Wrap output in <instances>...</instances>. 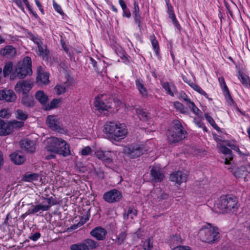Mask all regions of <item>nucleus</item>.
I'll return each instance as SVG.
<instances>
[{"instance_id":"obj_12","label":"nucleus","mask_w":250,"mask_h":250,"mask_svg":"<svg viewBox=\"0 0 250 250\" xmlns=\"http://www.w3.org/2000/svg\"><path fill=\"white\" fill-rule=\"evenodd\" d=\"M150 196L152 198L154 202H160L162 200L167 199L168 197L167 193L158 188H155L151 191Z\"/></svg>"},{"instance_id":"obj_4","label":"nucleus","mask_w":250,"mask_h":250,"mask_svg":"<svg viewBox=\"0 0 250 250\" xmlns=\"http://www.w3.org/2000/svg\"><path fill=\"white\" fill-rule=\"evenodd\" d=\"M31 63V59L29 57H25L22 62H18L15 68L16 77L21 79L31 75L32 73Z\"/></svg>"},{"instance_id":"obj_15","label":"nucleus","mask_w":250,"mask_h":250,"mask_svg":"<svg viewBox=\"0 0 250 250\" xmlns=\"http://www.w3.org/2000/svg\"><path fill=\"white\" fill-rule=\"evenodd\" d=\"M20 145L21 148L27 152L32 153L35 151V143L33 141L28 139H23L21 141Z\"/></svg>"},{"instance_id":"obj_63","label":"nucleus","mask_w":250,"mask_h":250,"mask_svg":"<svg viewBox=\"0 0 250 250\" xmlns=\"http://www.w3.org/2000/svg\"><path fill=\"white\" fill-rule=\"evenodd\" d=\"M123 10V16L126 17L127 18H130L131 17V13L129 10V9L127 7L125 9H124Z\"/></svg>"},{"instance_id":"obj_56","label":"nucleus","mask_w":250,"mask_h":250,"mask_svg":"<svg viewBox=\"0 0 250 250\" xmlns=\"http://www.w3.org/2000/svg\"><path fill=\"white\" fill-rule=\"evenodd\" d=\"M41 237V234L39 232H36L33 234L31 233L29 236V238L34 241L38 240Z\"/></svg>"},{"instance_id":"obj_11","label":"nucleus","mask_w":250,"mask_h":250,"mask_svg":"<svg viewBox=\"0 0 250 250\" xmlns=\"http://www.w3.org/2000/svg\"><path fill=\"white\" fill-rule=\"evenodd\" d=\"M118 124L109 122H107L104 126V132L106 134L108 138L112 140L113 137H117L115 133V129H118Z\"/></svg>"},{"instance_id":"obj_25","label":"nucleus","mask_w":250,"mask_h":250,"mask_svg":"<svg viewBox=\"0 0 250 250\" xmlns=\"http://www.w3.org/2000/svg\"><path fill=\"white\" fill-rule=\"evenodd\" d=\"M12 132V129L9 124L4 122L0 119V135H8Z\"/></svg>"},{"instance_id":"obj_35","label":"nucleus","mask_w":250,"mask_h":250,"mask_svg":"<svg viewBox=\"0 0 250 250\" xmlns=\"http://www.w3.org/2000/svg\"><path fill=\"white\" fill-rule=\"evenodd\" d=\"M126 236L127 233L125 231H121L119 235H117L115 243L118 246L122 245L126 239Z\"/></svg>"},{"instance_id":"obj_6","label":"nucleus","mask_w":250,"mask_h":250,"mask_svg":"<svg viewBox=\"0 0 250 250\" xmlns=\"http://www.w3.org/2000/svg\"><path fill=\"white\" fill-rule=\"evenodd\" d=\"M124 153L130 158H137L143 155L146 150L143 145L137 144H131L124 147Z\"/></svg>"},{"instance_id":"obj_23","label":"nucleus","mask_w":250,"mask_h":250,"mask_svg":"<svg viewBox=\"0 0 250 250\" xmlns=\"http://www.w3.org/2000/svg\"><path fill=\"white\" fill-rule=\"evenodd\" d=\"M135 85L141 96L144 98H147L148 91L144 85L143 81L141 79H137L135 81Z\"/></svg>"},{"instance_id":"obj_46","label":"nucleus","mask_w":250,"mask_h":250,"mask_svg":"<svg viewBox=\"0 0 250 250\" xmlns=\"http://www.w3.org/2000/svg\"><path fill=\"white\" fill-rule=\"evenodd\" d=\"M188 106L196 115L198 116L201 115V111L195 105L193 102H191L188 104Z\"/></svg>"},{"instance_id":"obj_54","label":"nucleus","mask_w":250,"mask_h":250,"mask_svg":"<svg viewBox=\"0 0 250 250\" xmlns=\"http://www.w3.org/2000/svg\"><path fill=\"white\" fill-rule=\"evenodd\" d=\"M53 6L55 10L58 13H59L60 15H63L64 14V13L62 10L61 6L60 5L58 4L55 1V0H53Z\"/></svg>"},{"instance_id":"obj_1","label":"nucleus","mask_w":250,"mask_h":250,"mask_svg":"<svg viewBox=\"0 0 250 250\" xmlns=\"http://www.w3.org/2000/svg\"><path fill=\"white\" fill-rule=\"evenodd\" d=\"M46 149L47 151L54 152L63 156L70 155L69 146L64 140L52 137L47 140Z\"/></svg>"},{"instance_id":"obj_44","label":"nucleus","mask_w":250,"mask_h":250,"mask_svg":"<svg viewBox=\"0 0 250 250\" xmlns=\"http://www.w3.org/2000/svg\"><path fill=\"white\" fill-rule=\"evenodd\" d=\"M190 86L195 91L199 93L200 94L204 96L207 98H208V94L200 87L199 85L191 83Z\"/></svg>"},{"instance_id":"obj_29","label":"nucleus","mask_w":250,"mask_h":250,"mask_svg":"<svg viewBox=\"0 0 250 250\" xmlns=\"http://www.w3.org/2000/svg\"><path fill=\"white\" fill-rule=\"evenodd\" d=\"M36 99L42 104H45L48 101V96L43 91H38L35 95Z\"/></svg>"},{"instance_id":"obj_27","label":"nucleus","mask_w":250,"mask_h":250,"mask_svg":"<svg viewBox=\"0 0 250 250\" xmlns=\"http://www.w3.org/2000/svg\"><path fill=\"white\" fill-rule=\"evenodd\" d=\"M136 112L142 121H147L150 119V113L142 108L136 109Z\"/></svg>"},{"instance_id":"obj_40","label":"nucleus","mask_w":250,"mask_h":250,"mask_svg":"<svg viewBox=\"0 0 250 250\" xmlns=\"http://www.w3.org/2000/svg\"><path fill=\"white\" fill-rule=\"evenodd\" d=\"M162 87L167 91V93L171 96H173V90L175 89V86L171 84L170 85L168 83L165 82L162 84Z\"/></svg>"},{"instance_id":"obj_7","label":"nucleus","mask_w":250,"mask_h":250,"mask_svg":"<svg viewBox=\"0 0 250 250\" xmlns=\"http://www.w3.org/2000/svg\"><path fill=\"white\" fill-rule=\"evenodd\" d=\"M123 195L121 191L112 189L105 192L103 196V199L108 203H114L119 202L122 198Z\"/></svg>"},{"instance_id":"obj_39","label":"nucleus","mask_w":250,"mask_h":250,"mask_svg":"<svg viewBox=\"0 0 250 250\" xmlns=\"http://www.w3.org/2000/svg\"><path fill=\"white\" fill-rule=\"evenodd\" d=\"M41 198L42 200H46L48 203L47 206H50V208L52 206H55L59 204V202L56 198H54L52 196H50L48 197H44L43 196H42Z\"/></svg>"},{"instance_id":"obj_43","label":"nucleus","mask_w":250,"mask_h":250,"mask_svg":"<svg viewBox=\"0 0 250 250\" xmlns=\"http://www.w3.org/2000/svg\"><path fill=\"white\" fill-rule=\"evenodd\" d=\"M39 55L42 56L43 58L47 57L48 51L46 49V47L43 46L42 43L38 45Z\"/></svg>"},{"instance_id":"obj_18","label":"nucleus","mask_w":250,"mask_h":250,"mask_svg":"<svg viewBox=\"0 0 250 250\" xmlns=\"http://www.w3.org/2000/svg\"><path fill=\"white\" fill-rule=\"evenodd\" d=\"M12 162L16 165L22 164L25 161V158L21 151H16L10 155Z\"/></svg>"},{"instance_id":"obj_45","label":"nucleus","mask_w":250,"mask_h":250,"mask_svg":"<svg viewBox=\"0 0 250 250\" xmlns=\"http://www.w3.org/2000/svg\"><path fill=\"white\" fill-rule=\"evenodd\" d=\"M70 249L71 250H88L83 242L71 245Z\"/></svg>"},{"instance_id":"obj_48","label":"nucleus","mask_w":250,"mask_h":250,"mask_svg":"<svg viewBox=\"0 0 250 250\" xmlns=\"http://www.w3.org/2000/svg\"><path fill=\"white\" fill-rule=\"evenodd\" d=\"M182 242V239L180 235H175L173 236L171 238V245L174 247L175 245L181 243Z\"/></svg>"},{"instance_id":"obj_5","label":"nucleus","mask_w":250,"mask_h":250,"mask_svg":"<svg viewBox=\"0 0 250 250\" xmlns=\"http://www.w3.org/2000/svg\"><path fill=\"white\" fill-rule=\"evenodd\" d=\"M199 233L201 240L208 243L214 242L219 238L218 229L212 228L209 224H208V227H203Z\"/></svg>"},{"instance_id":"obj_10","label":"nucleus","mask_w":250,"mask_h":250,"mask_svg":"<svg viewBox=\"0 0 250 250\" xmlns=\"http://www.w3.org/2000/svg\"><path fill=\"white\" fill-rule=\"evenodd\" d=\"M169 178L171 181L180 185L181 183L187 181L188 174L182 171H174L170 174Z\"/></svg>"},{"instance_id":"obj_24","label":"nucleus","mask_w":250,"mask_h":250,"mask_svg":"<svg viewBox=\"0 0 250 250\" xmlns=\"http://www.w3.org/2000/svg\"><path fill=\"white\" fill-rule=\"evenodd\" d=\"M219 82L220 85L222 88V90L224 93L225 96L228 98V102L233 103V101L232 99V97H231L230 94L229 93V88H228L225 81V79L223 77H220L219 78Z\"/></svg>"},{"instance_id":"obj_57","label":"nucleus","mask_w":250,"mask_h":250,"mask_svg":"<svg viewBox=\"0 0 250 250\" xmlns=\"http://www.w3.org/2000/svg\"><path fill=\"white\" fill-rule=\"evenodd\" d=\"M141 13L138 3L137 1H134L133 2V7L132 9V14H137Z\"/></svg>"},{"instance_id":"obj_19","label":"nucleus","mask_w":250,"mask_h":250,"mask_svg":"<svg viewBox=\"0 0 250 250\" xmlns=\"http://www.w3.org/2000/svg\"><path fill=\"white\" fill-rule=\"evenodd\" d=\"M46 123L48 126L54 130H58L60 128L58 120L55 115L47 116Z\"/></svg>"},{"instance_id":"obj_60","label":"nucleus","mask_w":250,"mask_h":250,"mask_svg":"<svg viewBox=\"0 0 250 250\" xmlns=\"http://www.w3.org/2000/svg\"><path fill=\"white\" fill-rule=\"evenodd\" d=\"M91 152V149L89 146H86L83 148L81 151L82 155L86 156L89 155Z\"/></svg>"},{"instance_id":"obj_16","label":"nucleus","mask_w":250,"mask_h":250,"mask_svg":"<svg viewBox=\"0 0 250 250\" xmlns=\"http://www.w3.org/2000/svg\"><path fill=\"white\" fill-rule=\"evenodd\" d=\"M102 98H100L99 96L95 98V106L97 109L101 112H103L104 111H107L108 108L110 107V105L107 103H105L103 99V96H102Z\"/></svg>"},{"instance_id":"obj_21","label":"nucleus","mask_w":250,"mask_h":250,"mask_svg":"<svg viewBox=\"0 0 250 250\" xmlns=\"http://www.w3.org/2000/svg\"><path fill=\"white\" fill-rule=\"evenodd\" d=\"M217 147L222 153L228 155L225 159V164L229 165V161L232 160L233 158L231 150L221 144H218Z\"/></svg>"},{"instance_id":"obj_58","label":"nucleus","mask_w":250,"mask_h":250,"mask_svg":"<svg viewBox=\"0 0 250 250\" xmlns=\"http://www.w3.org/2000/svg\"><path fill=\"white\" fill-rule=\"evenodd\" d=\"M166 4L167 7V13L169 15L174 13L172 6L170 3L169 0H166Z\"/></svg>"},{"instance_id":"obj_33","label":"nucleus","mask_w":250,"mask_h":250,"mask_svg":"<svg viewBox=\"0 0 250 250\" xmlns=\"http://www.w3.org/2000/svg\"><path fill=\"white\" fill-rule=\"evenodd\" d=\"M37 79L38 82L46 84L49 82V75L47 73H39Z\"/></svg>"},{"instance_id":"obj_47","label":"nucleus","mask_w":250,"mask_h":250,"mask_svg":"<svg viewBox=\"0 0 250 250\" xmlns=\"http://www.w3.org/2000/svg\"><path fill=\"white\" fill-rule=\"evenodd\" d=\"M28 37L31 40L35 43L37 45H39L40 44H42V42L37 36L33 35L31 32H27Z\"/></svg>"},{"instance_id":"obj_52","label":"nucleus","mask_w":250,"mask_h":250,"mask_svg":"<svg viewBox=\"0 0 250 250\" xmlns=\"http://www.w3.org/2000/svg\"><path fill=\"white\" fill-rule=\"evenodd\" d=\"M229 147L231 149H233V150L236 151L237 152H238V154L241 156V157H243V156H249V153H243L242 152H241L238 146L235 145H234L233 144L232 146H229Z\"/></svg>"},{"instance_id":"obj_13","label":"nucleus","mask_w":250,"mask_h":250,"mask_svg":"<svg viewBox=\"0 0 250 250\" xmlns=\"http://www.w3.org/2000/svg\"><path fill=\"white\" fill-rule=\"evenodd\" d=\"M17 99V96L12 90L2 89L0 90V100L12 102Z\"/></svg>"},{"instance_id":"obj_32","label":"nucleus","mask_w":250,"mask_h":250,"mask_svg":"<svg viewBox=\"0 0 250 250\" xmlns=\"http://www.w3.org/2000/svg\"><path fill=\"white\" fill-rule=\"evenodd\" d=\"M83 242V244L86 246L88 250L94 249L99 246L98 242L91 239H85Z\"/></svg>"},{"instance_id":"obj_51","label":"nucleus","mask_w":250,"mask_h":250,"mask_svg":"<svg viewBox=\"0 0 250 250\" xmlns=\"http://www.w3.org/2000/svg\"><path fill=\"white\" fill-rule=\"evenodd\" d=\"M143 247L144 250H151L153 247L152 242L148 238L144 242Z\"/></svg>"},{"instance_id":"obj_55","label":"nucleus","mask_w":250,"mask_h":250,"mask_svg":"<svg viewBox=\"0 0 250 250\" xmlns=\"http://www.w3.org/2000/svg\"><path fill=\"white\" fill-rule=\"evenodd\" d=\"M55 88L58 95H61L66 91L65 87L61 85H57Z\"/></svg>"},{"instance_id":"obj_34","label":"nucleus","mask_w":250,"mask_h":250,"mask_svg":"<svg viewBox=\"0 0 250 250\" xmlns=\"http://www.w3.org/2000/svg\"><path fill=\"white\" fill-rule=\"evenodd\" d=\"M151 44L153 46V48L156 53V55L158 57H160V48L158 41L156 39V37L154 35H152L150 37Z\"/></svg>"},{"instance_id":"obj_22","label":"nucleus","mask_w":250,"mask_h":250,"mask_svg":"<svg viewBox=\"0 0 250 250\" xmlns=\"http://www.w3.org/2000/svg\"><path fill=\"white\" fill-rule=\"evenodd\" d=\"M0 53L7 58H12L15 56L16 50L12 45H7L1 49Z\"/></svg>"},{"instance_id":"obj_53","label":"nucleus","mask_w":250,"mask_h":250,"mask_svg":"<svg viewBox=\"0 0 250 250\" xmlns=\"http://www.w3.org/2000/svg\"><path fill=\"white\" fill-rule=\"evenodd\" d=\"M179 95H180L179 98L182 99L185 102H186L187 105H188V104L191 102L190 100L188 98V96L184 92L181 91L179 93Z\"/></svg>"},{"instance_id":"obj_62","label":"nucleus","mask_w":250,"mask_h":250,"mask_svg":"<svg viewBox=\"0 0 250 250\" xmlns=\"http://www.w3.org/2000/svg\"><path fill=\"white\" fill-rule=\"evenodd\" d=\"M60 102L59 99H54L50 103V108H53L56 107L57 105Z\"/></svg>"},{"instance_id":"obj_49","label":"nucleus","mask_w":250,"mask_h":250,"mask_svg":"<svg viewBox=\"0 0 250 250\" xmlns=\"http://www.w3.org/2000/svg\"><path fill=\"white\" fill-rule=\"evenodd\" d=\"M238 79L242 84L246 86H248L249 83H250V79H249V77L247 76L244 75L242 74H239Z\"/></svg>"},{"instance_id":"obj_61","label":"nucleus","mask_w":250,"mask_h":250,"mask_svg":"<svg viewBox=\"0 0 250 250\" xmlns=\"http://www.w3.org/2000/svg\"><path fill=\"white\" fill-rule=\"evenodd\" d=\"M9 114L8 111L7 109H3L0 111V117L3 118H8Z\"/></svg>"},{"instance_id":"obj_14","label":"nucleus","mask_w":250,"mask_h":250,"mask_svg":"<svg viewBox=\"0 0 250 250\" xmlns=\"http://www.w3.org/2000/svg\"><path fill=\"white\" fill-rule=\"evenodd\" d=\"M107 233L106 230L101 227H97L93 229L90 232L91 236L98 240H103L105 238Z\"/></svg>"},{"instance_id":"obj_36","label":"nucleus","mask_w":250,"mask_h":250,"mask_svg":"<svg viewBox=\"0 0 250 250\" xmlns=\"http://www.w3.org/2000/svg\"><path fill=\"white\" fill-rule=\"evenodd\" d=\"M248 173L247 166H242L236 169L235 172V176L238 177H240L244 175L247 176Z\"/></svg>"},{"instance_id":"obj_2","label":"nucleus","mask_w":250,"mask_h":250,"mask_svg":"<svg viewBox=\"0 0 250 250\" xmlns=\"http://www.w3.org/2000/svg\"><path fill=\"white\" fill-rule=\"evenodd\" d=\"M172 124V126L167 134V140L170 144L180 142L185 138L187 133L180 121L175 120Z\"/></svg>"},{"instance_id":"obj_31","label":"nucleus","mask_w":250,"mask_h":250,"mask_svg":"<svg viewBox=\"0 0 250 250\" xmlns=\"http://www.w3.org/2000/svg\"><path fill=\"white\" fill-rule=\"evenodd\" d=\"M137 214V210L133 208L130 207L127 211L124 214L123 217L125 220L128 219L129 218L133 219L134 217Z\"/></svg>"},{"instance_id":"obj_30","label":"nucleus","mask_w":250,"mask_h":250,"mask_svg":"<svg viewBox=\"0 0 250 250\" xmlns=\"http://www.w3.org/2000/svg\"><path fill=\"white\" fill-rule=\"evenodd\" d=\"M40 177L39 174L36 173H27L23 175L22 179L26 182H32L38 181Z\"/></svg>"},{"instance_id":"obj_8","label":"nucleus","mask_w":250,"mask_h":250,"mask_svg":"<svg viewBox=\"0 0 250 250\" xmlns=\"http://www.w3.org/2000/svg\"><path fill=\"white\" fill-rule=\"evenodd\" d=\"M33 87V84L25 80L20 81L15 86V90L18 93L27 94Z\"/></svg>"},{"instance_id":"obj_3","label":"nucleus","mask_w":250,"mask_h":250,"mask_svg":"<svg viewBox=\"0 0 250 250\" xmlns=\"http://www.w3.org/2000/svg\"><path fill=\"white\" fill-rule=\"evenodd\" d=\"M238 200L236 196L232 195L221 196L220 198L217 207L222 212H228L232 209L237 208Z\"/></svg>"},{"instance_id":"obj_9","label":"nucleus","mask_w":250,"mask_h":250,"mask_svg":"<svg viewBox=\"0 0 250 250\" xmlns=\"http://www.w3.org/2000/svg\"><path fill=\"white\" fill-rule=\"evenodd\" d=\"M113 152L111 151L97 150L95 152L96 156L100 160L103 161L105 165H109L113 163Z\"/></svg>"},{"instance_id":"obj_20","label":"nucleus","mask_w":250,"mask_h":250,"mask_svg":"<svg viewBox=\"0 0 250 250\" xmlns=\"http://www.w3.org/2000/svg\"><path fill=\"white\" fill-rule=\"evenodd\" d=\"M150 175L152 180L155 183L161 182L164 178V174L159 169L152 168L150 170Z\"/></svg>"},{"instance_id":"obj_28","label":"nucleus","mask_w":250,"mask_h":250,"mask_svg":"<svg viewBox=\"0 0 250 250\" xmlns=\"http://www.w3.org/2000/svg\"><path fill=\"white\" fill-rule=\"evenodd\" d=\"M33 208L31 209H29L28 210V214H35L40 210L42 211H47L50 209V206H47L44 205H36L33 206Z\"/></svg>"},{"instance_id":"obj_17","label":"nucleus","mask_w":250,"mask_h":250,"mask_svg":"<svg viewBox=\"0 0 250 250\" xmlns=\"http://www.w3.org/2000/svg\"><path fill=\"white\" fill-rule=\"evenodd\" d=\"M114 134L118 136L113 137L112 140L119 141L125 137L127 134V129L124 125L119 124L118 125V129H115V133Z\"/></svg>"},{"instance_id":"obj_38","label":"nucleus","mask_w":250,"mask_h":250,"mask_svg":"<svg viewBox=\"0 0 250 250\" xmlns=\"http://www.w3.org/2000/svg\"><path fill=\"white\" fill-rule=\"evenodd\" d=\"M15 116L17 119L20 120L25 121L28 118V114L26 112L21 109H17L15 112Z\"/></svg>"},{"instance_id":"obj_64","label":"nucleus","mask_w":250,"mask_h":250,"mask_svg":"<svg viewBox=\"0 0 250 250\" xmlns=\"http://www.w3.org/2000/svg\"><path fill=\"white\" fill-rule=\"evenodd\" d=\"M189 248L188 246H178L174 247L172 250H188Z\"/></svg>"},{"instance_id":"obj_37","label":"nucleus","mask_w":250,"mask_h":250,"mask_svg":"<svg viewBox=\"0 0 250 250\" xmlns=\"http://www.w3.org/2000/svg\"><path fill=\"white\" fill-rule=\"evenodd\" d=\"M174 107L178 110L181 113L184 114H188L189 113L188 109L185 107L183 104L179 102H175L174 103Z\"/></svg>"},{"instance_id":"obj_50","label":"nucleus","mask_w":250,"mask_h":250,"mask_svg":"<svg viewBox=\"0 0 250 250\" xmlns=\"http://www.w3.org/2000/svg\"><path fill=\"white\" fill-rule=\"evenodd\" d=\"M10 126L13 128H20L24 125V123L21 121H18L16 120H13L9 124Z\"/></svg>"},{"instance_id":"obj_42","label":"nucleus","mask_w":250,"mask_h":250,"mask_svg":"<svg viewBox=\"0 0 250 250\" xmlns=\"http://www.w3.org/2000/svg\"><path fill=\"white\" fill-rule=\"evenodd\" d=\"M13 64L11 62H8L4 66L3 73L4 77L9 76L12 70Z\"/></svg>"},{"instance_id":"obj_41","label":"nucleus","mask_w":250,"mask_h":250,"mask_svg":"<svg viewBox=\"0 0 250 250\" xmlns=\"http://www.w3.org/2000/svg\"><path fill=\"white\" fill-rule=\"evenodd\" d=\"M133 16L135 23L137 24L139 29L141 30L142 29V21L143 20L141 17V13L133 14Z\"/></svg>"},{"instance_id":"obj_59","label":"nucleus","mask_w":250,"mask_h":250,"mask_svg":"<svg viewBox=\"0 0 250 250\" xmlns=\"http://www.w3.org/2000/svg\"><path fill=\"white\" fill-rule=\"evenodd\" d=\"M205 117L206 119L208 122V123L212 127L216 125L215 121L210 115L207 114H205Z\"/></svg>"},{"instance_id":"obj_26","label":"nucleus","mask_w":250,"mask_h":250,"mask_svg":"<svg viewBox=\"0 0 250 250\" xmlns=\"http://www.w3.org/2000/svg\"><path fill=\"white\" fill-rule=\"evenodd\" d=\"M21 104L26 107H32L35 105L33 97L28 95H24L21 101Z\"/></svg>"}]
</instances>
